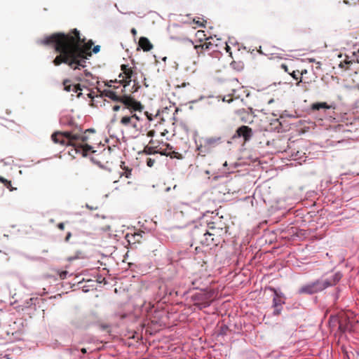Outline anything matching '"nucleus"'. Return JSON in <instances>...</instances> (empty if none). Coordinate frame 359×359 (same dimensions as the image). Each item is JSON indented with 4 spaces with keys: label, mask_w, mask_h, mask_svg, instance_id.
Wrapping results in <instances>:
<instances>
[{
    "label": "nucleus",
    "mask_w": 359,
    "mask_h": 359,
    "mask_svg": "<svg viewBox=\"0 0 359 359\" xmlns=\"http://www.w3.org/2000/svg\"><path fill=\"white\" fill-rule=\"evenodd\" d=\"M165 133H168V131H167V130H165V132H163V133H161V135H162V136H164V135H165Z\"/></svg>",
    "instance_id": "obj_48"
},
{
    "label": "nucleus",
    "mask_w": 359,
    "mask_h": 359,
    "mask_svg": "<svg viewBox=\"0 0 359 359\" xmlns=\"http://www.w3.org/2000/svg\"><path fill=\"white\" fill-rule=\"evenodd\" d=\"M223 102H226L228 103H230L231 102H232L233 100V99L232 98L231 95H229L227 96H224L222 99Z\"/></svg>",
    "instance_id": "obj_30"
},
{
    "label": "nucleus",
    "mask_w": 359,
    "mask_h": 359,
    "mask_svg": "<svg viewBox=\"0 0 359 359\" xmlns=\"http://www.w3.org/2000/svg\"><path fill=\"white\" fill-rule=\"evenodd\" d=\"M281 68H282V69H283L285 70V72H288V73H289V72H288V68H287V66L286 65H285V64H282V65H281Z\"/></svg>",
    "instance_id": "obj_39"
},
{
    "label": "nucleus",
    "mask_w": 359,
    "mask_h": 359,
    "mask_svg": "<svg viewBox=\"0 0 359 359\" xmlns=\"http://www.w3.org/2000/svg\"><path fill=\"white\" fill-rule=\"evenodd\" d=\"M0 182H1L2 184H4V185L10 191H13V188L12 187V184H11V182L6 180V178H4V177L2 176H0Z\"/></svg>",
    "instance_id": "obj_25"
},
{
    "label": "nucleus",
    "mask_w": 359,
    "mask_h": 359,
    "mask_svg": "<svg viewBox=\"0 0 359 359\" xmlns=\"http://www.w3.org/2000/svg\"><path fill=\"white\" fill-rule=\"evenodd\" d=\"M253 133L251 128L247 126H242L239 127L236 130L235 134L233 136V139L237 137H243L244 142L249 141L252 137Z\"/></svg>",
    "instance_id": "obj_11"
},
{
    "label": "nucleus",
    "mask_w": 359,
    "mask_h": 359,
    "mask_svg": "<svg viewBox=\"0 0 359 359\" xmlns=\"http://www.w3.org/2000/svg\"><path fill=\"white\" fill-rule=\"evenodd\" d=\"M192 285L194 288L198 289L199 288V285H197L196 281H192Z\"/></svg>",
    "instance_id": "obj_43"
},
{
    "label": "nucleus",
    "mask_w": 359,
    "mask_h": 359,
    "mask_svg": "<svg viewBox=\"0 0 359 359\" xmlns=\"http://www.w3.org/2000/svg\"><path fill=\"white\" fill-rule=\"evenodd\" d=\"M225 49H226L227 53H229L230 54H231V53L230 52L231 48L229 47V46L226 43H225Z\"/></svg>",
    "instance_id": "obj_40"
},
{
    "label": "nucleus",
    "mask_w": 359,
    "mask_h": 359,
    "mask_svg": "<svg viewBox=\"0 0 359 359\" xmlns=\"http://www.w3.org/2000/svg\"><path fill=\"white\" fill-rule=\"evenodd\" d=\"M130 32L133 36L137 35V32L135 28H132Z\"/></svg>",
    "instance_id": "obj_38"
},
{
    "label": "nucleus",
    "mask_w": 359,
    "mask_h": 359,
    "mask_svg": "<svg viewBox=\"0 0 359 359\" xmlns=\"http://www.w3.org/2000/svg\"><path fill=\"white\" fill-rule=\"evenodd\" d=\"M162 147L163 148V150H165V154H160L161 156H170V158H180L181 154L178 152H176L175 151H172V147L167 143L163 142L162 143Z\"/></svg>",
    "instance_id": "obj_14"
},
{
    "label": "nucleus",
    "mask_w": 359,
    "mask_h": 359,
    "mask_svg": "<svg viewBox=\"0 0 359 359\" xmlns=\"http://www.w3.org/2000/svg\"><path fill=\"white\" fill-rule=\"evenodd\" d=\"M100 50V46H95L93 48V53H97Z\"/></svg>",
    "instance_id": "obj_32"
},
{
    "label": "nucleus",
    "mask_w": 359,
    "mask_h": 359,
    "mask_svg": "<svg viewBox=\"0 0 359 359\" xmlns=\"http://www.w3.org/2000/svg\"><path fill=\"white\" fill-rule=\"evenodd\" d=\"M292 77L296 80L298 79L297 75L296 74V72L293 71L292 73H290Z\"/></svg>",
    "instance_id": "obj_35"
},
{
    "label": "nucleus",
    "mask_w": 359,
    "mask_h": 359,
    "mask_svg": "<svg viewBox=\"0 0 359 359\" xmlns=\"http://www.w3.org/2000/svg\"><path fill=\"white\" fill-rule=\"evenodd\" d=\"M331 283L328 281H324L323 280H316L314 282L309 283L306 285H302L299 287L298 293L300 294H313L330 287Z\"/></svg>",
    "instance_id": "obj_6"
},
{
    "label": "nucleus",
    "mask_w": 359,
    "mask_h": 359,
    "mask_svg": "<svg viewBox=\"0 0 359 359\" xmlns=\"http://www.w3.org/2000/svg\"><path fill=\"white\" fill-rule=\"evenodd\" d=\"M64 90L67 92L74 91V93H77L78 91L82 90L81 85H71L70 80L65 79L63 81Z\"/></svg>",
    "instance_id": "obj_16"
},
{
    "label": "nucleus",
    "mask_w": 359,
    "mask_h": 359,
    "mask_svg": "<svg viewBox=\"0 0 359 359\" xmlns=\"http://www.w3.org/2000/svg\"><path fill=\"white\" fill-rule=\"evenodd\" d=\"M210 238H212V239L213 240V241L215 242L216 245H218L222 241L215 240V236H211Z\"/></svg>",
    "instance_id": "obj_34"
},
{
    "label": "nucleus",
    "mask_w": 359,
    "mask_h": 359,
    "mask_svg": "<svg viewBox=\"0 0 359 359\" xmlns=\"http://www.w3.org/2000/svg\"><path fill=\"white\" fill-rule=\"evenodd\" d=\"M121 72L118 75V83L123 85V88L128 86L132 81L135 82V79H134V77L137 74L132 67L128 65L123 64L121 65ZM115 83H118V81L116 80H111L108 81L106 85L109 88H114V89H115L116 87L113 85Z\"/></svg>",
    "instance_id": "obj_4"
},
{
    "label": "nucleus",
    "mask_w": 359,
    "mask_h": 359,
    "mask_svg": "<svg viewBox=\"0 0 359 359\" xmlns=\"http://www.w3.org/2000/svg\"><path fill=\"white\" fill-rule=\"evenodd\" d=\"M273 293V307L274 308V311L273 312L274 316H278L280 314L283 304H285L283 295L280 294L277 290L274 288L271 289Z\"/></svg>",
    "instance_id": "obj_9"
},
{
    "label": "nucleus",
    "mask_w": 359,
    "mask_h": 359,
    "mask_svg": "<svg viewBox=\"0 0 359 359\" xmlns=\"http://www.w3.org/2000/svg\"><path fill=\"white\" fill-rule=\"evenodd\" d=\"M307 73V70L306 69H304V70H302L301 72V75H304V74H306Z\"/></svg>",
    "instance_id": "obj_45"
},
{
    "label": "nucleus",
    "mask_w": 359,
    "mask_h": 359,
    "mask_svg": "<svg viewBox=\"0 0 359 359\" xmlns=\"http://www.w3.org/2000/svg\"><path fill=\"white\" fill-rule=\"evenodd\" d=\"M95 131L93 129H87L83 133L76 131H66L64 133L56 132L52 136V140L61 145L72 147L69 154L74 157V154H81L82 156H87L90 154H94L92 161L97 165H101L102 161L98 157L100 154L105 156L110 154L111 148L104 147L100 154H96L97 151L94 149V144L97 143L95 140Z\"/></svg>",
    "instance_id": "obj_2"
},
{
    "label": "nucleus",
    "mask_w": 359,
    "mask_h": 359,
    "mask_svg": "<svg viewBox=\"0 0 359 359\" xmlns=\"http://www.w3.org/2000/svg\"><path fill=\"white\" fill-rule=\"evenodd\" d=\"M129 114H126L121 116L119 123L121 126L125 128H137V123L140 121L141 118L136 114L137 111L128 110Z\"/></svg>",
    "instance_id": "obj_7"
},
{
    "label": "nucleus",
    "mask_w": 359,
    "mask_h": 359,
    "mask_svg": "<svg viewBox=\"0 0 359 359\" xmlns=\"http://www.w3.org/2000/svg\"><path fill=\"white\" fill-rule=\"evenodd\" d=\"M194 49L196 50L198 56L204 55L207 51V49H205V46L203 43L194 45Z\"/></svg>",
    "instance_id": "obj_23"
},
{
    "label": "nucleus",
    "mask_w": 359,
    "mask_h": 359,
    "mask_svg": "<svg viewBox=\"0 0 359 359\" xmlns=\"http://www.w3.org/2000/svg\"><path fill=\"white\" fill-rule=\"evenodd\" d=\"M121 167L124 170V172L121 175H125L126 178H130L131 176L132 169L123 165H121Z\"/></svg>",
    "instance_id": "obj_26"
},
{
    "label": "nucleus",
    "mask_w": 359,
    "mask_h": 359,
    "mask_svg": "<svg viewBox=\"0 0 359 359\" xmlns=\"http://www.w3.org/2000/svg\"><path fill=\"white\" fill-rule=\"evenodd\" d=\"M147 165L149 168H153L160 163V157L158 155L152 156H146L142 158Z\"/></svg>",
    "instance_id": "obj_17"
},
{
    "label": "nucleus",
    "mask_w": 359,
    "mask_h": 359,
    "mask_svg": "<svg viewBox=\"0 0 359 359\" xmlns=\"http://www.w3.org/2000/svg\"><path fill=\"white\" fill-rule=\"evenodd\" d=\"M354 62L353 60V57L351 56V59H349V57L348 55L346 56V59L344 60V62H341L339 67H344V65H351Z\"/></svg>",
    "instance_id": "obj_27"
},
{
    "label": "nucleus",
    "mask_w": 359,
    "mask_h": 359,
    "mask_svg": "<svg viewBox=\"0 0 359 359\" xmlns=\"http://www.w3.org/2000/svg\"><path fill=\"white\" fill-rule=\"evenodd\" d=\"M123 89H121L120 93L112 89H104L102 92L101 95L107 97L114 102L122 103L123 104L122 107L123 111L128 109L130 110L132 112L133 111L142 112L144 107L141 102L136 100L131 95L123 94Z\"/></svg>",
    "instance_id": "obj_3"
},
{
    "label": "nucleus",
    "mask_w": 359,
    "mask_h": 359,
    "mask_svg": "<svg viewBox=\"0 0 359 359\" xmlns=\"http://www.w3.org/2000/svg\"><path fill=\"white\" fill-rule=\"evenodd\" d=\"M205 36L204 31L203 30H198L196 32V36L198 38V39L202 41V38Z\"/></svg>",
    "instance_id": "obj_29"
},
{
    "label": "nucleus",
    "mask_w": 359,
    "mask_h": 359,
    "mask_svg": "<svg viewBox=\"0 0 359 359\" xmlns=\"http://www.w3.org/2000/svg\"><path fill=\"white\" fill-rule=\"evenodd\" d=\"M212 37H209V38H206L205 41L204 42H203V43L205 46V49H207V51H210V50L215 51L216 50L215 49V48L217 45L215 44L214 43H212Z\"/></svg>",
    "instance_id": "obj_21"
},
{
    "label": "nucleus",
    "mask_w": 359,
    "mask_h": 359,
    "mask_svg": "<svg viewBox=\"0 0 359 359\" xmlns=\"http://www.w3.org/2000/svg\"><path fill=\"white\" fill-rule=\"evenodd\" d=\"M222 142L221 137H210L199 140L196 145L198 154L205 156L210 154L212 149Z\"/></svg>",
    "instance_id": "obj_5"
},
{
    "label": "nucleus",
    "mask_w": 359,
    "mask_h": 359,
    "mask_svg": "<svg viewBox=\"0 0 359 359\" xmlns=\"http://www.w3.org/2000/svg\"><path fill=\"white\" fill-rule=\"evenodd\" d=\"M331 108V106L327 104L326 102H316L311 104V110H320V109H329Z\"/></svg>",
    "instance_id": "obj_22"
},
{
    "label": "nucleus",
    "mask_w": 359,
    "mask_h": 359,
    "mask_svg": "<svg viewBox=\"0 0 359 359\" xmlns=\"http://www.w3.org/2000/svg\"><path fill=\"white\" fill-rule=\"evenodd\" d=\"M194 22L199 26V27H205V25H204V20L203 22H200V21H195Z\"/></svg>",
    "instance_id": "obj_36"
},
{
    "label": "nucleus",
    "mask_w": 359,
    "mask_h": 359,
    "mask_svg": "<svg viewBox=\"0 0 359 359\" xmlns=\"http://www.w3.org/2000/svg\"><path fill=\"white\" fill-rule=\"evenodd\" d=\"M71 236H72V233H71L70 232H69V233L67 234L66 237H65V241H68Z\"/></svg>",
    "instance_id": "obj_44"
},
{
    "label": "nucleus",
    "mask_w": 359,
    "mask_h": 359,
    "mask_svg": "<svg viewBox=\"0 0 359 359\" xmlns=\"http://www.w3.org/2000/svg\"><path fill=\"white\" fill-rule=\"evenodd\" d=\"M139 46L141 47L144 51L147 52L151 50L153 48V45L150 41L144 36L140 38Z\"/></svg>",
    "instance_id": "obj_18"
},
{
    "label": "nucleus",
    "mask_w": 359,
    "mask_h": 359,
    "mask_svg": "<svg viewBox=\"0 0 359 359\" xmlns=\"http://www.w3.org/2000/svg\"><path fill=\"white\" fill-rule=\"evenodd\" d=\"M352 57L355 62L359 63V48L352 53Z\"/></svg>",
    "instance_id": "obj_28"
},
{
    "label": "nucleus",
    "mask_w": 359,
    "mask_h": 359,
    "mask_svg": "<svg viewBox=\"0 0 359 359\" xmlns=\"http://www.w3.org/2000/svg\"><path fill=\"white\" fill-rule=\"evenodd\" d=\"M57 227L60 229V230H64L65 229V224L64 223H59L57 224Z\"/></svg>",
    "instance_id": "obj_37"
},
{
    "label": "nucleus",
    "mask_w": 359,
    "mask_h": 359,
    "mask_svg": "<svg viewBox=\"0 0 359 359\" xmlns=\"http://www.w3.org/2000/svg\"><path fill=\"white\" fill-rule=\"evenodd\" d=\"M351 325L350 322L346 320V318H341L339 321V328L343 331H348L351 330Z\"/></svg>",
    "instance_id": "obj_20"
},
{
    "label": "nucleus",
    "mask_w": 359,
    "mask_h": 359,
    "mask_svg": "<svg viewBox=\"0 0 359 359\" xmlns=\"http://www.w3.org/2000/svg\"><path fill=\"white\" fill-rule=\"evenodd\" d=\"M81 351L82 353H87V350L85 348H81Z\"/></svg>",
    "instance_id": "obj_46"
},
{
    "label": "nucleus",
    "mask_w": 359,
    "mask_h": 359,
    "mask_svg": "<svg viewBox=\"0 0 359 359\" xmlns=\"http://www.w3.org/2000/svg\"><path fill=\"white\" fill-rule=\"evenodd\" d=\"M213 298V292H202L194 295V299L201 301V302L198 304L204 308L208 306L210 304V302L212 301Z\"/></svg>",
    "instance_id": "obj_12"
},
{
    "label": "nucleus",
    "mask_w": 359,
    "mask_h": 359,
    "mask_svg": "<svg viewBox=\"0 0 359 359\" xmlns=\"http://www.w3.org/2000/svg\"><path fill=\"white\" fill-rule=\"evenodd\" d=\"M155 133H156V132L154 130H151L147 132V136L149 137H153L155 135Z\"/></svg>",
    "instance_id": "obj_31"
},
{
    "label": "nucleus",
    "mask_w": 359,
    "mask_h": 359,
    "mask_svg": "<svg viewBox=\"0 0 359 359\" xmlns=\"http://www.w3.org/2000/svg\"><path fill=\"white\" fill-rule=\"evenodd\" d=\"M301 82H302V78H300V80L297 83V85L299 86Z\"/></svg>",
    "instance_id": "obj_47"
},
{
    "label": "nucleus",
    "mask_w": 359,
    "mask_h": 359,
    "mask_svg": "<svg viewBox=\"0 0 359 359\" xmlns=\"http://www.w3.org/2000/svg\"><path fill=\"white\" fill-rule=\"evenodd\" d=\"M81 95V93H79L77 96L80 97Z\"/></svg>",
    "instance_id": "obj_50"
},
{
    "label": "nucleus",
    "mask_w": 359,
    "mask_h": 359,
    "mask_svg": "<svg viewBox=\"0 0 359 359\" xmlns=\"http://www.w3.org/2000/svg\"><path fill=\"white\" fill-rule=\"evenodd\" d=\"M142 238V232L128 233L126 235V239L131 248H133V245H135L137 243H140Z\"/></svg>",
    "instance_id": "obj_13"
},
{
    "label": "nucleus",
    "mask_w": 359,
    "mask_h": 359,
    "mask_svg": "<svg viewBox=\"0 0 359 359\" xmlns=\"http://www.w3.org/2000/svg\"><path fill=\"white\" fill-rule=\"evenodd\" d=\"M67 271H62L60 274V276L61 278H65L66 275H67Z\"/></svg>",
    "instance_id": "obj_42"
},
{
    "label": "nucleus",
    "mask_w": 359,
    "mask_h": 359,
    "mask_svg": "<svg viewBox=\"0 0 359 359\" xmlns=\"http://www.w3.org/2000/svg\"><path fill=\"white\" fill-rule=\"evenodd\" d=\"M341 275L339 273H335L333 276V278L332 279H330V280H323L324 281H328L329 283H330L331 284L330 285V286H332V285H335L337 282L339 281V280L341 279Z\"/></svg>",
    "instance_id": "obj_24"
},
{
    "label": "nucleus",
    "mask_w": 359,
    "mask_h": 359,
    "mask_svg": "<svg viewBox=\"0 0 359 359\" xmlns=\"http://www.w3.org/2000/svg\"><path fill=\"white\" fill-rule=\"evenodd\" d=\"M162 143H163V141L151 139L148 144L149 145H151V147H156V151L159 154H165V150H163V148L162 147Z\"/></svg>",
    "instance_id": "obj_19"
},
{
    "label": "nucleus",
    "mask_w": 359,
    "mask_h": 359,
    "mask_svg": "<svg viewBox=\"0 0 359 359\" xmlns=\"http://www.w3.org/2000/svg\"><path fill=\"white\" fill-rule=\"evenodd\" d=\"M210 235L215 236V240L223 241L224 235L226 233V228L218 226L215 222L208 224V229H206Z\"/></svg>",
    "instance_id": "obj_10"
},
{
    "label": "nucleus",
    "mask_w": 359,
    "mask_h": 359,
    "mask_svg": "<svg viewBox=\"0 0 359 359\" xmlns=\"http://www.w3.org/2000/svg\"><path fill=\"white\" fill-rule=\"evenodd\" d=\"M145 115L147 116V118L149 120V121H151L152 120V116H151V114H149L147 111L145 112Z\"/></svg>",
    "instance_id": "obj_41"
},
{
    "label": "nucleus",
    "mask_w": 359,
    "mask_h": 359,
    "mask_svg": "<svg viewBox=\"0 0 359 359\" xmlns=\"http://www.w3.org/2000/svg\"><path fill=\"white\" fill-rule=\"evenodd\" d=\"M121 109V106L118 105V104H115L114 106H113L112 107V109L113 111H119L120 109Z\"/></svg>",
    "instance_id": "obj_33"
},
{
    "label": "nucleus",
    "mask_w": 359,
    "mask_h": 359,
    "mask_svg": "<svg viewBox=\"0 0 359 359\" xmlns=\"http://www.w3.org/2000/svg\"><path fill=\"white\" fill-rule=\"evenodd\" d=\"M194 236L196 239L203 245L205 246H217L212 239L210 233L206 229L201 231V232H198L196 231L194 232Z\"/></svg>",
    "instance_id": "obj_8"
},
{
    "label": "nucleus",
    "mask_w": 359,
    "mask_h": 359,
    "mask_svg": "<svg viewBox=\"0 0 359 359\" xmlns=\"http://www.w3.org/2000/svg\"><path fill=\"white\" fill-rule=\"evenodd\" d=\"M39 43L54 46L55 51L59 53L53 61L55 66L64 63L74 70L81 69L86 67V60L92 56L93 41L86 42V39L81 37L76 29L67 34H53L41 39Z\"/></svg>",
    "instance_id": "obj_1"
},
{
    "label": "nucleus",
    "mask_w": 359,
    "mask_h": 359,
    "mask_svg": "<svg viewBox=\"0 0 359 359\" xmlns=\"http://www.w3.org/2000/svg\"><path fill=\"white\" fill-rule=\"evenodd\" d=\"M356 88L359 90V84L356 86Z\"/></svg>",
    "instance_id": "obj_49"
},
{
    "label": "nucleus",
    "mask_w": 359,
    "mask_h": 359,
    "mask_svg": "<svg viewBox=\"0 0 359 359\" xmlns=\"http://www.w3.org/2000/svg\"><path fill=\"white\" fill-rule=\"evenodd\" d=\"M156 147H151L149 144L146 145L142 151H140L138 152L139 156H140V158H144L146 156H152L159 154L156 151Z\"/></svg>",
    "instance_id": "obj_15"
}]
</instances>
